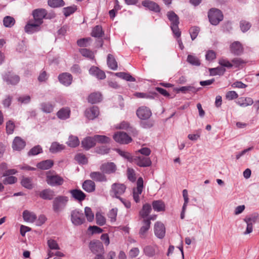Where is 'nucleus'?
<instances>
[{
    "label": "nucleus",
    "instance_id": "1",
    "mask_svg": "<svg viewBox=\"0 0 259 259\" xmlns=\"http://www.w3.org/2000/svg\"><path fill=\"white\" fill-rule=\"evenodd\" d=\"M167 16L171 22L170 27L176 37H179L181 36V32L179 30L178 25L179 24V18L178 16L173 11L168 12Z\"/></svg>",
    "mask_w": 259,
    "mask_h": 259
},
{
    "label": "nucleus",
    "instance_id": "2",
    "mask_svg": "<svg viewBox=\"0 0 259 259\" xmlns=\"http://www.w3.org/2000/svg\"><path fill=\"white\" fill-rule=\"evenodd\" d=\"M70 220L74 226H80L85 222L84 215L82 210L75 209L71 211Z\"/></svg>",
    "mask_w": 259,
    "mask_h": 259
},
{
    "label": "nucleus",
    "instance_id": "3",
    "mask_svg": "<svg viewBox=\"0 0 259 259\" xmlns=\"http://www.w3.org/2000/svg\"><path fill=\"white\" fill-rule=\"evenodd\" d=\"M208 17L211 24L217 25L223 20L224 17L220 10L212 8L208 13Z\"/></svg>",
    "mask_w": 259,
    "mask_h": 259
},
{
    "label": "nucleus",
    "instance_id": "4",
    "mask_svg": "<svg viewBox=\"0 0 259 259\" xmlns=\"http://www.w3.org/2000/svg\"><path fill=\"white\" fill-rule=\"evenodd\" d=\"M68 201V198L65 196H58L53 202V208L55 211L58 212L65 208Z\"/></svg>",
    "mask_w": 259,
    "mask_h": 259
},
{
    "label": "nucleus",
    "instance_id": "5",
    "mask_svg": "<svg viewBox=\"0 0 259 259\" xmlns=\"http://www.w3.org/2000/svg\"><path fill=\"white\" fill-rule=\"evenodd\" d=\"M46 182L48 184L51 186H57L62 185L64 182V180L60 176L49 171L47 173Z\"/></svg>",
    "mask_w": 259,
    "mask_h": 259
},
{
    "label": "nucleus",
    "instance_id": "6",
    "mask_svg": "<svg viewBox=\"0 0 259 259\" xmlns=\"http://www.w3.org/2000/svg\"><path fill=\"white\" fill-rule=\"evenodd\" d=\"M259 215L257 213H254L244 219V221L247 224L246 230L244 234H248L252 231V225L258 220Z\"/></svg>",
    "mask_w": 259,
    "mask_h": 259
},
{
    "label": "nucleus",
    "instance_id": "7",
    "mask_svg": "<svg viewBox=\"0 0 259 259\" xmlns=\"http://www.w3.org/2000/svg\"><path fill=\"white\" fill-rule=\"evenodd\" d=\"M133 162L140 167H148L152 164L150 158L143 155L134 156Z\"/></svg>",
    "mask_w": 259,
    "mask_h": 259
},
{
    "label": "nucleus",
    "instance_id": "8",
    "mask_svg": "<svg viewBox=\"0 0 259 259\" xmlns=\"http://www.w3.org/2000/svg\"><path fill=\"white\" fill-rule=\"evenodd\" d=\"M137 188H134L133 191V198L136 203L140 201V195L141 194L143 188V180L140 177L137 182Z\"/></svg>",
    "mask_w": 259,
    "mask_h": 259
},
{
    "label": "nucleus",
    "instance_id": "9",
    "mask_svg": "<svg viewBox=\"0 0 259 259\" xmlns=\"http://www.w3.org/2000/svg\"><path fill=\"white\" fill-rule=\"evenodd\" d=\"M47 15V12L45 9H37L32 12L34 20L38 24H41L43 23V19L46 18Z\"/></svg>",
    "mask_w": 259,
    "mask_h": 259
},
{
    "label": "nucleus",
    "instance_id": "10",
    "mask_svg": "<svg viewBox=\"0 0 259 259\" xmlns=\"http://www.w3.org/2000/svg\"><path fill=\"white\" fill-rule=\"evenodd\" d=\"M126 188L124 184L115 183L111 185L110 192L113 193L116 198H119L120 197V196L124 193Z\"/></svg>",
    "mask_w": 259,
    "mask_h": 259
},
{
    "label": "nucleus",
    "instance_id": "11",
    "mask_svg": "<svg viewBox=\"0 0 259 259\" xmlns=\"http://www.w3.org/2000/svg\"><path fill=\"white\" fill-rule=\"evenodd\" d=\"M114 140L120 144H128L132 141V138L125 133L118 132L113 135Z\"/></svg>",
    "mask_w": 259,
    "mask_h": 259
},
{
    "label": "nucleus",
    "instance_id": "12",
    "mask_svg": "<svg viewBox=\"0 0 259 259\" xmlns=\"http://www.w3.org/2000/svg\"><path fill=\"white\" fill-rule=\"evenodd\" d=\"M136 114L140 119L145 120L150 117L152 112L148 107L142 106L137 109Z\"/></svg>",
    "mask_w": 259,
    "mask_h": 259
},
{
    "label": "nucleus",
    "instance_id": "13",
    "mask_svg": "<svg viewBox=\"0 0 259 259\" xmlns=\"http://www.w3.org/2000/svg\"><path fill=\"white\" fill-rule=\"evenodd\" d=\"M142 5L146 9L155 13H159L160 11L159 6L155 2L150 0L143 1Z\"/></svg>",
    "mask_w": 259,
    "mask_h": 259
},
{
    "label": "nucleus",
    "instance_id": "14",
    "mask_svg": "<svg viewBox=\"0 0 259 259\" xmlns=\"http://www.w3.org/2000/svg\"><path fill=\"white\" fill-rule=\"evenodd\" d=\"M100 169L105 174H110L114 173L117 168L114 163L110 162L102 164L100 166Z\"/></svg>",
    "mask_w": 259,
    "mask_h": 259
},
{
    "label": "nucleus",
    "instance_id": "15",
    "mask_svg": "<svg viewBox=\"0 0 259 259\" xmlns=\"http://www.w3.org/2000/svg\"><path fill=\"white\" fill-rule=\"evenodd\" d=\"M230 50L231 53L234 55H241L244 51L242 44L238 41L233 42L230 45Z\"/></svg>",
    "mask_w": 259,
    "mask_h": 259
},
{
    "label": "nucleus",
    "instance_id": "16",
    "mask_svg": "<svg viewBox=\"0 0 259 259\" xmlns=\"http://www.w3.org/2000/svg\"><path fill=\"white\" fill-rule=\"evenodd\" d=\"M154 233L155 235L160 239L163 238L165 234V228L164 225L157 222L154 225Z\"/></svg>",
    "mask_w": 259,
    "mask_h": 259
},
{
    "label": "nucleus",
    "instance_id": "17",
    "mask_svg": "<svg viewBox=\"0 0 259 259\" xmlns=\"http://www.w3.org/2000/svg\"><path fill=\"white\" fill-rule=\"evenodd\" d=\"M58 79L61 84L68 87L71 84L72 76L69 73H63L59 75Z\"/></svg>",
    "mask_w": 259,
    "mask_h": 259
},
{
    "label": "nucleus",
    "instance_id": "18",
    "mask_svg": "<svg viewBox=\"0 0 259 259\" xmlns=\"http://www.w3.org/2000/svg\"><path fill=\"white\" fill-rule=\"evenodd\" d=\"M90 177L93 181L99 182H105L107 181L106 176L104 172L93 171L90 173Z\"/></svg>",
    "mask_w": 259,
    "mask_h": 259
},
{
    "label": "nucleus",
    "instance_id": "19",
    "mask_svg": "<svg viewBox=\"0 0 259 259\" xmlns=\"http://www.w3.org/2000/svg\"><path fill=\"white\" fill-rule=\"evenodd\" d=\"M40 25L35 21L34 22L29 21L25 27V31L28 33H33L39 30Z\"/></svg>",
    "mask_w": 259,
    "mask_h": 259
},
{
    "label": "nucleus",
    "instance_id": "20",
    "mask_svg": "<svg viewBox=\"0 0 259 259\" xmlns=\"http://www.w3.org/2000/svg\"><path fill=\"white\" fill-rule=\"evenodd\" d=\"M85 116L89 119L93 120L96 118L99 114V108L97 106H93L85 111Z\"/></svg>",
    "mask_w": 259,
    "mask_h": 259
},
{
    "label": "nucleus",
    "instance_id": "21",
    "mask_svg": "<svg viewBox=\"0 0 259 259\" xmlns=\"http://www.w3.org/2000/svg\"><path fill=\"white\" fill-rule=\"evenodd\" d=\"M81 145L82 147L87 150L93 147L96 145L94 137H88L84 138L81 142Z\"/></svg>",
    "mask_w": 259,
    "mask_h": 259
},
{
    "label": "nucleus",
    "instance_id": "22",
    "mask_svg": "<svg viewBox=\"0 0 259 259\" xmlns=\"http://www.w3.org/2000/svg\"><path fill=\"white\" fill-rule=\"evenodd\" d=\"M89 247L91 251L95 253L101 252L103 248L102 243L99 240L91 241Z\"/></svg>",
    "mask_w": 259,
    "mask_h": 259
},
{
    "label": "nucleus",
    "instance_id": "23",
    "mask_svg": "<svg viewBox=\"0 0 259 259\" xmlns=\"http://www.w3.org/2000/svg\"><path fill=\"white\" fill-rule=\"evenodd\" d=\"M25 146V142L19 137H16L13 142L12 147L15 150H21Z\"/></svg>",
    "mask_w": 259,
    "mask_h": 259
},
{
    "label": "nucleus",
    "instance_id": "24",
    "mask_svg": "<svg viewBox=\"0 0 259 259\" xmlns=\"http://www.w3.org/2000/svg\"><path fill=\"white\" fill-rule=\"evenodd\" d=\"M82 187L86 192L91 193L95 191L96 185L93 181L88 180L82 183Z\"/></svg>",
    "mask_w": 259,
    "mask_h": 259
},
{
    "label": "nucleus",
    "instance_id": "25",
    "mask_svg": "<svg viewBox=\"0 0 259 259\" xmlns=\"http://www.w3.org/2000/svg\"><path fill=\"white\" fill-rule=\"evenodd\" d=\"M72 197L78 201H82L85 199V194L80 190L73 189L70 191Z\"/></svg>",
    "mask_w": 259,
    "mask_h": 259
},
{
    "label": "nucleus",
    "instance_id": "26",
    "mask_svg": "<svg viewBox=\"0 0 259 259\" xmlns=\"http://www.w3.org/2000/svg\"><path fill=\"white\" fill-rule=\"evenodd\" d=\"M4 79L8 84H16L19 81L20 78L18 75L9 72L4 76Z\"/></svg>",
    "mask_w": 259,
    "mask_h": 259
},
{
    "label": "nucleus",
    "instance_id": "27",
    "mask_svg": "<svg viewBox=\"0 0 259 259\" xmlns=\"http://www.w3.org/2000/svg\"><path fill=\"white\" fill-rule=\"evenodd\" d=\"M150 224L151 222L150 219H144L143 220V225L139 231V234L141 237H145L146 233L150 228Z\"/></svg>",
    "mask_w": 259,
    "mask_h": 259
},
{
    "label": "nucleus",
    "instance_id": "28",
    "mask_svg": "<svg viewBox=\"0 0 259 259\" xmlns=\"http://www.w3.org/2000/svg\"><path fill=\"white\" fill-rule=\"evenodd\" d=\"M89 72L91 75L96 76L100 79H103L106 77L105 73L95 66H92L90 68Z\"/></svg>",
    "mask_w": 259,
    "mask_h": 259
},
{
    "label": "nucleus",
    "instance_id": "29",
    "mask_svg": "<svg viewBox=\"0 0 259 259\" xmlns=\"http://www.w3.org/2000/svg\"><path fill=\"white\" fill-rule=\"evenodd\" d=\"M236 103L241 107H245L251 105L253 103V101L249 97H241L238 99Z\"/></svg>",
    "mask_w": 259,
    "mask_h": 259
},
{
    "label": "nucleus",
    "instance_id": "30",
    "mask_svg": "<svg viewBox=\"0 0 259 259\" xmlns=\"http://www.w3.org/2000/svg\"><path fill=\"white\" fill-rule=\"evenodd\" d=\"M53 164V161L50 159H48L38 163L36 165V166L39 169L46 170L51 168Z\"/></svg>",
    "mask_w": 259,
    "mask_h": 259
},
{
    "label": "nucleus",
    "instance_id": "31",
    "mask_svg": "<svg viewBox=\"0 0 259 259\" xmlns=\"http://www.w3.org/2000/svg\"><path fill=\"white\" fill-rule=\"evenodd\" d=\"M70 110L68 108H63L57 113V117L62 120H65L69 117Z\"/></svg>",
    "mask_w": 259,
    "mask_h": 259
},
{
    "label": "nucleus",
    "instance_id": "32",
    "mask_svg": "<svg viewBox=\"0 0 259 259\" xmlns=\"http://www.w3.org/2000/svg\"><path fill=\"white\" fill-rule=\"evenodd\" d=\"M176 91L177 93L182 92L184 94H186L187 93H196L198 91V89L193 86L188 85L176 89Z\"/></svg>",
    "mask_w": 259,
    "mask_h": 259
},
{
    "label": "nucleus",
    "instance_id": "33",
    "mask_svg": "<svg viewBox=\"0 0 259 259\" xmlns=\"http://www.w3.org/2000/svg\"><path fill=\"white\" fill-rule=\"evenodd\" d=\"M24 220L27 222L32 223L36 219V215L32 212L24 210L23 212Z\"/></svg>",
    "mask_w": 259,
    "mask_h": 259
},
{
    "label": "nucleus",
    "instance_id": "34",
    "mask_svg": "<svg viewBox=\"0 0 259 259\" xmlns=\"http://www.w3.org/2000/svg\"><path fill=\"white\" fill-rule=\"evenodd\" d=\"M39 196L42 199L51 200L55 196V194L53 190L47 189L42 191L40 193Z\"/></svg>",
    "mask_w": 259,
    "mask_h": 259
},
{
    "label": "nucleus",
    "instance_id": "35",
    "mask_svg": "<svg viewBox=\"0 0 259 259\" xmlns=\"http://www.w3.org/2000/svg\"><path fill=\"white\" fill-rule=\"evenodd\" d=\"M152 207L156 211H162L165 210V204L160 200H155L152 202Z\"/></svg>",
    "mask_w": 259,
    "mask_h": 259
},
{
    "label": "nucleus",
    "instance_id": "36",
    "mask_svg": "<svg viewBox=\"0 0 259 259\" xmlns=\"http://www.w3.org/2000/svg\"><path fill=\"white\" fill-rule=\"evenodd\" d=\"M102 96L100 93H94L90 95L88 101L92 104H95L101 101Z\"/></svg>",
    "mask_w": 259,
    "mask_h": 259
},
{
    "label": "nucleus",
    "instance_id": "37",
    "mask_svg": "<svg viewBox=\"0 0 259 259\" xmlns=\"http://www.w3.org/2000/svg\"><path fill=\"white\" fill-rule=\"evenodd\" d=\"M107 64L112 70H115L117 68V63L115 58L111 54H109L107 57Z\"/></svg>",
    "mask_w": 259,
    "mask_h": 259
},
{
    "label": "nucleus",
    "instance_id": "38",
    "mask_svg": "<svg viewBox=\"0 0 259 259\" xmlns=\"http://www.w3.org/2000/svg\"><path fill=\"white\" fill-rule=\"evenodd\" d=\"M151 209V206L149 204H144L142 209L140 211V215L143 218L147 217L150 213Z\"/></svg>",
    "mask_w": 259,
    "mask_h": 259
},
{
    "label": "nucleus",
    "instance_id": "39",
    "mask_svg": "<svg viewBox=\"0 0 259 259\" xmlns=\"http://www.w3.org/2000/svg\"><path fill=\"white\" fill-rule=\"evenodd\" d=\"M64 148L65 146L63 145L53 142L50 148V151L52 153H57L61 151Z\"/></svg>",
    "mask_w": 259,
    "mask_h": 259
},
{
    "label": "nucleus",
    "instance_id": "40",
    "mask_svg": "<svg viewBox=\"0 0 259 259\" xmlns=\"http://www.w3.org/2000/svg\"><path fill=\"white\" fill-rule=\"evenodd\" d=\"M21 183L24 187L28 189H31L33 187L32 179L31 178L23 177Z\"/></svg>",
    "mask_w": 259,
    "mask_h": 259
},
{
    "label": "nucleus",
    "instance_id": "41",
    "mask_svg": "<svg viewBox=\"0 0 259 259\" xmlns=\"http://www.w3.org/2000/svg\"><path fill=\"white\" fill-rule=\"evenodd\" d=\"M104 34L102 28L100 25H97L92 30L91 35L93 37H101Z\"/></svg>",
    "mask_w": 259,
    "mask_h": 259
},
{
    "label": "nucleus",
    "instance_id": "42",
    "mask_svg": "<svg viewBox=\"0 0 259 259\" xmlns=\"http://www.w3.org/2000/svg\"><path fill=\"white\" fill-rule=\"evenodd\" d=\"M209 73L211 75H222L226 71L225 68L222 67H218L216 68H210L209 69Z\"/></svg>",
    "mask_w": 259,
    "mask_h": 259
},
{
    "label": "nucleus",
    "instance_id": "43",
    "mask_svg": "<svg viewBox=\"0 0 259 259\" xmlns=\"http://www.w3.org/2000/svg\"><path fill=\"white\" fill-rule=\"evenodd\" d=\"M15 23V19L9 16H7L4 18L3 24L6 27H12Z\"/></svg>",
    "mask_w": 259,
    "mask_h": 259
},
{
    "label": "nucleus",
    "instance_id": "44",
    "mask_svg": "<svg viewBox=\"0 0 259 259\" xmlns=\"http://www.w3.org/2000/svg\"><path fill=\"white\" fill-rule=\"evenodd\" d=\"M41 110L45 113H49L53 111L54 105L50 103L44 102L40 104Z\"/></svg>",
    "mask_w": 259,
    "mask_h": 259
},
{
    "label": "nucleus",
    "instance_id": "45",
    "mask_svg": "<svg viewBox=\"0 0 259 259\" xmlns=\"http://www.w3.org/2000/svg\"><path fill=\"white\" fill-rule=\"evenodd\" d=\"M67 145L71 147H76L79 144V141L76 136H70L67 142Z\"/></svg>",
    "mask_w": 259,
    "mask_h": 259
},
{
    "label": "nucleus",
    "instance_id": "46",
    "mask_svg": "<svg viewBox=\"0 0 259 259\" xmlns=\"http://www.w3.org/2000/svg\"><path fill=\"white\" fill-rule=\"evenodd\" d=\"M115 75L119 78L125 79L129 81H135L136 79L132 76L130 74L125 72H117L115 73Z\"/></svg>",
    "mask_w": 259,
    "mask_h": 259
},
{
    "label": "nucleus",
    "instance_id": "47",
    "mask_svg": "<svg viewBox=\"0 0 259 259\" xmlns=\"http://www.w3.org/2000/svg\"><path fill=\"white\" fill-rule=\"evenodd\" d=\"M47 245L49 249L52 250H59L60 247L57 241L53 239H49L47 240Z\"/></svg>",
    "mask_w": 259,
    "mask_h": 259
},
{
    "label": "nucleus",
    "instance_id": "48",
    "mask_svg": "<svg viewBox=\"0 0 259 259\" xmlns=\"http://www.w3.org/2000/svg\"><path fill=\"white\" fill-rule=\"evenodd\" d=\"M187 61L189 63L194 66H199L200 62L199 59L195 56L189 55L187 57Z\"/></svg>",
    "mask_w": 259,
    "mask_h": 259
},
{
    "label": "nucleus",
    "instance_id": "49",
    "mask_svg": "<svg viewBox=\"0 0 259 259\" xmlns=\"http://www.w3.org/2000/svg\"><path fill=\"white\" fill-rule=\"evenodd\" d=\"M49 6L52 8H57L64 6L65 3L63 0H48Z\"/></svg>",
    "mask_w": 259,
    "mask_h": 259
},
{
    "label": "nucleus",
    "instance_id": "50",
    "mask_svg": "<svg viewBox=\"0 0 259 259\" xmlns=\"http://www.w3.org/2000/svg\"><path fill=\"white\" fill-rule=\"evenodd\" d=\"M94 138L96 142L100 143H108L110 141V139L105 136L97 135L94 136Z\"/></svg>",
    "mask_w": 259,
    "mask_h": 259
},
{
    "label": "nucleus",
    "instance_id": "51",
    "mask_svg": "<svg viewBox=\"0 0 259 259\" xmlns=\"http://www.w3.org/2000/svg\"><path fill=\"white\" fill-rule=\"evenodd\" d=\"M79 52L83 56L90 59H93L94 58V53L87 49H81L79 50Z\"/></svg>",
    "mask_w": 259,
    "mask_h": 259
},
{
    "label": "nucleus",
    "instance_id": "52",
    "mask_svg": "<svg viewBox=\"0 0 259 259\" xmlns=\"http://www.w3.org/2000/svg\"><path fill=\"white\" fill-rule=\"evenodd\" d=\"M144 252L147 256L152 257L155 254V249L154 247L147 246L144 248Z\"/></svg>",
    "mask_w": 259,
    "mask_h": 259
},
{
    "label": "nucleus",
    "instance_id": "53",
    "mask_svg": "<svg viewBox=\"0 0 259 259\" xmlns=\"http://www.w3.org/2000/svg\"><path fill=\"white\" fill-rule=\"evenodd\" d=\"M96 223L100 226H103L106 223L105 218L100 212H97L96 214Z\"/></svg>",
    "mask_w": 259,
    "mask_h": 259
},
{
    "label": "nucleus",
    "instance_id": "54",
    "mask_svg": "<svg viewBox=\"0 0 259 259\" xmlns=\"http://www.w3.org/2000/svg\"><path fill=\"white\" fill-rule=\"evenodd\" d=\"M231 62L233 66L235 67H239L246 63L245 61L240 58H235L231 60Z\"/></svg>",
    "mask_w": 259,
    "mask_h": 259
},
{
    "label": "nucleus",
    "instance_id": "55",
    "mask_svg": "<svg viewBox=\"0 0 259 259\" xmlns=\"http://www.w3.org/2000/svg\"><path fill=\"white\" fill-rule=\"evenodd\" d=\"M75 159L79 163L86 164L88 162V159L85 155L78 153L76 155Z\"/></svg>",
    "mask_w": 259,
    "mask_h": 259
},
{
    "label": "nucleus",
    "instance_id": "56",
    "mask_svg": "<svg viewBox=\"0 0 259 259\" xmlns=\"http://www.w3.org/2000/svg\"><path fill=\"white\" fill-rule=\"evenodd\" d=\"M84 213L88 221L92 222L93 221L94 219V215L91 208L85 207L84 208Z\"/></svg>",
    "mask_w": 259,
    "mask_h": 259
},
{
    "label": "nucleus",
    "instance_id": "57",
    "mask_svg": "<svg viewBox=\"0 0 259 259\" xmlns=\"http://www.w3.org/2000/svg\"><path fill=\"white\" fill-rule=\"evenodd\" d=\"M240 27L242 31L245 32L250 29L251 24L245 20H242L240 22Z\"/></svg>",
    "mask_w": 259,
    "mask_h": 259
},
{
    "label": "nucleus",
    "instance_id": "58",
    "mask_svg": "<svg viewBox=\"0 0 259 259\" xmlns=\"http://www.w3.org/2000/svg\"><path fill=\"white\" fill-rule=\"evenodd\" d=\"M199 28L196 26H194L190 28L189 32L192 40H194L196 38L199 33Z\"/></svg>",
    "mask_w": 259,
    "mask_h": 259
},
{
    "label": "nucleus",
    "instance_id": "59",
    "mask_svg": "<svg viewBox=\"0 0 259 259\" xmlns=\"http://www.w3.org/2000/svg\"><path fill=\"white\" fill-rule=\"evenodd\" d=\"M219 64L221 66V67L224 68L227 67L228 68H231L233 67L232 62L225 59H220L219 60Z\"/></svg>",
    "mask_w": 259,
    "mask_h": 259
},
{
    "label": "nucleus",
    "instance_id": "60",
    "mask_svg": "<svg viewBox=\"0 0 259 259\" xmlns=\"http://www.w3.org/2000/svg\"><path fill=\"white\" fill-rule=\"evenodd\" d=\"M117 151L120 155L127 159L129 161L133 162L134 157L130 153L119 149L117 150Z\"/></svg>",
    "mask_w": 259,
    "mask_h": 259
},
{
    "label": "nucleus",
    "instance_id": "61",
    "mask_svg": "<svg viewBox=\"0 0 259 259\" xmlns=\"http://www.w3.org/2000/svg\"><path fill=\"white\" fill-rule=\"evenodd\" d=\"M15 125L14 122L12 120H9L6 123V131L7 134H12L14 130Z\"/></svg>",
    "mask_w": 259,
    "mask_h": 259
},
{
    "label": "nucleus",
    "instance_id": "62",
    "mask_svg": "<svg viewBox=\"0 0 259 259\" xmlns=\"http://www.w3.org/2000/svg\"><path fill=\"white\" fill-rule=\"evenodd\" d=\"M76 10V8H75V7H68L63 8V12L64 15L66 17H68L70 16L71 14L74 13Z\"/></svg>",
    "mask_w": 259,
    "mask_h": 259
},
{
    "label": "nucleus",
    "instance_id": "63",
    "mask_svg": "<svg viewBox=\"0 0 259 259\" xmlns=\"http://www.w3.org/2000/svg\"><path fill=\"white\" fill-rule=\"evenodd\" d=\"M42 152V149L41 147L39 145L35 146L33 147L28 152V155H36L38 154L41 153Z\"/></svg>",
    "mask_w": 259,
    "mask_h": 259
},
{
    "label": "nucleus",
    "instance_id": "64",
    "mask_svg": "<svg viewBox=\"0 0 259 259\" xmlns=\"http://www.w3.org/2000/svg\"><path fill=\"white\" fill-rule=\"evenodd\" d=\"M216 58L215 53L212 50L208 51L205 55V59L208 61H212Z\"/></svg>",
    "mask_w": 259,
    "mask_h": 259
}]
</instances>
